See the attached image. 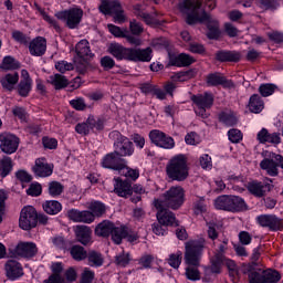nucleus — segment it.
Instances as JSON below:
<instances>
[{
  "mask_svg": "<svg viewBox=\"0 0 283 283\" xmlns=\"http://www.w3.org/2000/svg\"><path fill=\"white\" fill-rule=\"evenodd\" d=\"M48 50V41L43 36L33 39L29 44V52L32 56H43Z\"/></svg>",
  "mask_w": 283,
  "mask_h": 283,
  "instance_id": "19",
  "label": "nucleus"
},
{
  "mask_svg": "<svg viewBox=\"0 0 283 283\" xmlns=\"http://www.w3.org/2000/svg\"><path fill=\"white\" fill-rule=\"evenodd\" d=\"M114 191L119 196V198H127L132 196V184L127 180H120V178L115 179Z\"/></svg>",
  "mask_w": 283,
  "mask_h": 283,
  "instance_id": "26",
  "label": "nucleus"
},
{
  "mask_svg": "<svg viewBox=\"0 0 283 283\" xmlns=\"http://www.w3.org/2000/svg\"><path fill=\"white\" fill-rule=\"evenodd\" d=\"M154 205L156 209L166 207L176 211L181 205H185V189L180 186L171 187L161 196V199H155Z\"/></svg>",
  "mask_w": 283,
  "mask_h": 283,
  "instance_id": "2",
  "label": "nucleus"
},
{
  "mask_svg": "<svg viewBox=\"0 0 283 283\" xmlns=\"http://www.w3.org/2000/svg\"><path fill=\"white\" fill-rule=\"evenodd\" d=\"M249 108L252 114H260L264 109V102L258 94H253L249 101Z\"/></svg>",
  "mask_w": 283,
  "mask_h": 283,
  "instance_id": "35",
  "label": "nucleus"
},
{
  "mask_svg": "<svg viewBox=\"0 0 283 283\" xmlns=\"http://www.w3.org/2000/svg\"><path fill=\"white\" fill-rule=\"evenodd\" d=\"M242 273L248 275L250 283H264V270L258 268L255 262L242 266Z\"/></svg>",
  "mask_w": 283,
  "mask_h": 283,
  "instance_id": "13",
  "label": "nucleus"
},
{
  "mask_svg": "<svg viewBox=\"0 0 283 283\" xmlns=\"http://www.w3.org/2000/svg\"><path fill=\"white\" fill-rule=\"evenodd\" d=\"M158 147H161L163 149H174V147H176V143L174 142V138L164 134V138H161Z\"/></svg>",
  "mask_w": 283,
  "mask_h": 283,
  "instance_id": "59",
  "label": "nucleus"
},
{
  "mask_svg": "<svg viewBox=\"0 0 283 283\" xmlns=\"http://www.w3.org/2000/svg\"><path fill=\"white\" fill-rule=\"evenodd\" d=\"M261 169L266 171L269 176H277V163L275 158H265L260 163Z\"/></svg>",
  "mask_w": 283,
  "mask_h": 283,
  "instance_id": "34",
  "label": "nucleus"
},
{
  "mask_svg": "<svg viewBox=\"0 0 283 283\" xmlns=\"http://www.w3.org/2000/svg\"><path fill=\"white\" fill-rule=\"evenodd\" d=\"M109 136L114 140L115 153L122 158H127V156L134 155V143H132L129 138L120 134L118 130L112 132Z\"/></svg>",
  "mask_w": 283,
  "mask_h": 283,
  "instance_id": "4",
  "label": "nucleus"
},
{
  "mask_svg": "<svg viewBox=\"0 0 283 283\" xmlns=\"http://www.w3.org/2000/svg\"><path fill=\"white\" fill-rule=\"evenodd\" d=\"M49 83L53 85L55 90H63L66 85H69L67 77L61 74H54L49 77Z\"/></svg>",
  "mask_w": 283,
  "mask_h": 283,
  "instance_id": "39",
  "label": "nucleus"
},
{
  "mask_svg": "<svg viewBox=\"0 0 283 283\" xmlns=\"http://www.w3.org/2000/svg\"><path fill=\"white\" fill-rule=\"evenodd\" d=\"M0 149L3 154H14L19 149V137L10 133L0 135Z\"/></svg>",
  "mask_w": 283,
  "mask_h": 283,
  "instance_id": "10",
  "label": "nucleus"
},
{
  "mask_svg": "<svg viewBox=\"0 0 283 283\" xmlns=\"http://www.w3.org/2000/svg\"><path fill=\"white\" fill-rule=\"evenodd\" d=\"M275 85L274 84H261L259 87V92L261 94V96H271L274 94L275 92Z\"/></svg>",
  "mask_w": 283,
  "mask_h": 283,
  "instance_id": "56",
  "label": "nucleus"
},
{
  "mask_svg": "<svg viewBox=\"0 0 283 283\" xmlns=\"http://www.w3.org/2000/svg\"><path fill=\"white\" fill-rule=\"evenodd\" d=\"M220 123H223L226 127H233V125H238V117L232 112H221L219 114Z\"/></svg>",
  "mask_w": 283,
  "mask_h": 283,
  "instance_id": "41",
  "label": "nucleus"
},
{
  "mask_svg": "<svg viewBox=\"0 0 283 283\" xmlns=\"http://www.w3.org/2000/svg\"><path fill=\"white\" fill-rule=\"evenodd\" d=\"M102 167L104 169H113V171H125L127 169V160L114 150L102 159Z\"/></svg>",
  "mask_w": 283,
  "mask_h": 283,
  "instance_id": "7",
  "label": "nucleus"
},
{
  "mask_svg": "<svg viewBox=\"0 0 283 283\" xmlns=\"http://www.w3.org/2000/svg\"><path fill=\"white\" fill-rule=\"evenodd\" d=\"M35 10H38V12H40L41 17L44 19V21H46V23L51 24L52 28H54V30H56V32H61V27L59 25V22H56V20H54L52 17H50L45 10H43L38 3L34 4Z\"/></svg>",
  "mask_w": 283,
  "mask_h": 283,
  "instance_id": "45",
  "label": "nucleus"
},
{
  "mask_svg": "<svg viewBox=\"0 0 283 283\" xmlns=\"http://www.w3.org/2000/svg\"><path fill=\"white\" fill-rule=\"evenodd\" d=\"M33 171L35 176H39V178H48V176H52V167L50 165L35 161V167H33Z\"/></svg>",
  "mask_w": 283,
  "mask_h": 283,
  "instance_id": "37",
  "label": "nucleus"
},
{
  "mask_svg": "<svg viewBox=\"0 0 283 283\" xmlns=\"http://www.w3.org/2000/svg\"><path fill=\"white\" fill-rule=\"evenodd\" d=\"M86 120L91 130L96 129L97 132H101L105 127V122L98 117H94V115H90Z\"/></svg>",
  "mask_w": 283,
  "mask_h": 283,
  "instance_id": "49",
  "label": "nucleus"
},
{
  "mask_svg": "<svg viewBox=\"0 0 283 283\" xmlns=\"http://www.w3.org/2000/svg\"><path fill=\"white\" fill-rule=\"evenodd\" d=\"M55 69L57 72H61V74H65V72H71V70H74V64L67 61H60L55 63Z\"/></svg>",
  "mask_w": 283,
  "mask_h": 283,
  "instance_id": "57",
  "label": "nucleus"
},
{
  "mask_svg": "<svg viewBox=\"0 0 283 283\" xmlns=\"http://www.w3.org/2000/svg\"><path fill=\"white\" fill-rule=\"evenodd\" d=\"M166 174L170 180L182 182L189 178V165L185 155H176L172 157L167 166Z\"/></svg>",
  "mask_w": 283,
  "mask_h": 283,
  "instance_id": "1",
  "label": "nucleus"
},
{
  "mask_svg": "<svg viewBox=\"0 0 283 283\" xmlns=\"http://www.w3.org/2000/svg\"><path fill=\"white\" fill-rule=\"evenodd\" d=\"M168 264L172 266V269H179L180 264H182V252L170 254Z\"/></svg>",
  "mask_w": 283,
  "mask_h": 283,
  "instance_id": "54",
  "label": "nucleus"
},
{
  "mask_svg": "<svg viewBox=\"0 0 283 283\" xmlns=\"http://www.w3.org/2000/svg\"><path fill=\"white\" fill-rule=\"evenodd\" d=\"M88 209L93 214V220H95V218L103 217L106 211L105 206L103 205V202H99V201L92 202Z\"/></svg>",
  "mask_w": 283,
  "mask_h": 283,
  "instance_id": "43",
  "label": "nucleus"
},
{
  "mask_svg": "<svg viewBox=\"0 0 283 283\" xmlns=\"http://www.w3.org/2000/svg\"><path fill=\"white\" fill-rule=\"evenodd\" d=\"M99 63L103 66V69L106 70V71L113 70V67L116 65V62L109 55L103 56L101 59Z\"/></svg>",
  "mask_w": 283,
  "mask_h": 283,
  "instance_id": "60",
  "label": "nucleus"
},
{
  "mask_svg": "<svg viewBox=\"0 0 283 283\" xmlns=\"http://www.w3.org/2000/svg\"><path fill=\"white\" fill-rule=\"evenodd\" d=\"M191 101L197 107H207V109H210L213 106V95L210 93L193 95Z\"/></svg>",
  "mask_w": 283,
  "mask_h": 283,
  "instance_id": "27",
  "label": "nucleus"
},
{
  "mask_svg": "<svg viewBox=\"0 0 283 283\" xmlns=\"http://www.w3.org/2000/svg\"><path fill=\"white\" fill-rule=\"evenodd\" d=\"M67 216L73 222H83L84 224L94 222V214L87 210L71 209L67 211Z\"/></svg>",
  "mask_w": 283,
  "mask_h": 283,
  "instance_id": "18",
  "label": "nucleus"
},
{
  "mask_svg": "<svg viewBox=\"0 0 283 283\" xmlns=\"http://www.w3.org/2000/svg\"><path fill=\"white\" fill-rule=\"evenodd\" d=\"M129 51L130 49H126L125 46L118 43H112L108 46L109 54L117 59V61H129Z\"/></svg>",
  "mask_w": 283,
  "mask_h": 283,
  "instance_id": "22",
  "label": "nucleus"
},
{
  "mask_svg": "<svg viewBox=\"0 0 283 283\" xmlns=\"http://www.w3.org/2000/svg\"><path fill=\"white\" fill-rule=\"evenodd\" d=\"M86 258L90 266H103V254L96 251H91L86 254Z\"/></svg>",
  "mask_w": 283,
  "mask_h": 283,
  "instance_id": "48",
  "label": "nucleus"
},
{
  "mask_svg": "<svg viewBox=\"0 0 283 283\" xmlns=\"http://www.w3.org/2000/svg\"><path fill=\"white\" fill-rule=\"evenodd\" d=\"M258 140L261 143H271L272 145H280L282 139L280 138V133H272L269 134V130L263 128L259 134H258Z\"/></svg>",
  "mask_w": 283,
  "mask_h": 283,
  "instance_id": "28",
  "label": "nucleus"
},
{
  "mask_svg": "<svg viewBox=\"0 0 283 283\" xmlns=\"http://www.w3.org/2000/svg\"><path fill=\"white\" fill-rule=\"evenodd\" d=\"M70 253L73 258V260H76V262H81L87 258V251H85V248L81 245H73L70 249Z\"/></svg>",
  "mask_w": 283,
  "mask_h": 283,
  "instance_id": "44",
  "label": "nucleus"
},
{
  "mask_svg": "<svg viewBox=\"0 0 283 283\" xmlns=\"http://www.w3.org/2000/svg\"><path fill=\"white\" fill-rule=\"evenodd\" d=\"M185 262L188 266H200V258L205 249V239L188 241L185 247Z\"/></svg>",
  "mask_w": 283,
  "mask_h": 283,
  "instance_id": "3",
  "label": "nucleus"
},
{
  "mask_svg": "<svg viewBox=\"0 0 283 283\" xmlns=\"http://www.w3.org/2000/svg\"><path fill=\"white\" fill-rule=\"evenodd\" d=\"M231 197L228 195L219 196L214 200V207L216 209H219L220 211H231Z\"/></svg>",
  "mask_w": 283,
  "mask_h": 283,
  "instance_id": "38",
  "label": "nucleus"
},
{
  "mask_svg": "<svg viewBox=\"0 0 283 283\" xmlns=\"http://www.w3.org/2000/svg\"><path fill=\"white\" fill-rule=\"evenodd\" d=\"M260 227L270 229V231H282L283 222L282 219L275 214H261L256 218Z\"/></svg>",
  "mask_w": 283,
  "mask_h": 283,
  "instance_id": "11",
  "label": "nucleus"
},
{
  "mask_svg": "<svg viewBox=\"0 0 283 283\" xmlns=\"http://www.w3.org/2000/svg\"><path fill=\"white\" fill-rule=\"evenodd\" d=\"M7 276L9 280H17L23 275V268L21 263L15 260H10L6 264Z\"/></svg>",
  "mask_w": 283,
  "mask_h": 283,
  "instance_id": "25",
  "label": "nucleus"
},
{
  "mask_svg": "<svg viewBox=\"0 0 283 283\" xmlns=\"http://www.w3.org/2000/svg\"><path fill=\"white\" fill-rule=\"evenodd\" d=\"M94 282V271L90 270L88 268H85L80 283H92Z\"/></svg>",
  "mask_w": 283,
  "mask_h": 283,
  "instance_id": "62",
  "label": "nucleus"
},
{
  "mask_svg": "<svg viewBox=\"0 0 283 283\" xmlns=\"http://www.w3.org/2000/svg\"><path fill=\"white\" fill-rule=\"evenodd\" d=\"M18 83H19V73L17 72L9 73L1 78V85L3 90H8L9 92H12V90H14V86Z\"/></svg>",
  "mask_w": 283,
  "mask_h": 283,
  "instance_id": "31",
  "label": "nucleus"
},
{
  "mask_svg": "<svg viewBox=\"0 0 283 283\" xmlns=\"http://www.w3.org/2000/svg\"><path fill=\"white\" fill-rule=\"evenodd\" d=\"M12 39L22 45H28V43H30V38H28V35L21 31H12Z\"/></svg>",
  "mask_w": 283,
  "mask_h": 283,
  "instance_id": "55",
  "label": "nucleus"
},
{
  "mask_svg": "<svg viewBox=\"0 0 283 283\" xmlns=\"http://www.w3.org/2000/svg\"><path fill=\"white\" fill-rule=\"evenodd\" d=\"M73 67H75L76 72H78V74H85V72H87V60L85 57L76 56L74 59Z\"/></svg>",
  "mask_w": 283,
  "mask_h": 283,
  "instance_id": "52",
  "label": "nucleus"
},
{
  "mask_svg": "<svg viewBox=\"0 0 283 283\" xmlns=\"http://www.w3.org/2000/svg\"><path fill=\"white\" fill-rule=\"evenodd\" d=\"M207 85L210 87H218V85H222V87H226L228 90H233L235 87V84L231 80H227L222 73H210L207 76Z\"/></svg>",
  "mask_w": 283,
  "mask_h": 283,
  "instance_id": "15",
  "label": "nucleus"
},
{
  "mask_svg": "<svg viewBox=\"0 0 283 283\" xmlns=\"http://www.w3.org/2000/svg\"><path fill=\"white\" fill-rule=\"evenodd\" d=\"M70 105H72V107L74 109H77L78 112H83V109L87 107V105L85 104V99H83L82 97L70 101Z\"/></svg>",
  "mask_w": 283,
  "mask_h": 283,
  "instance_id": "64",
  "label": "nucleus"
},
{
  "mask_svg": "<svg viewBox=\"0 0 283 283\" xmlns=\"http://www.w3.org/2000/svg\"><path fill=\"white\" fill-rule=\"evenodd\" d=\"M151 48L146 49H130L128 53V61L134 63H149L151 61Z\"/></svg>",
  "mask_w": 283,
  "mask_h": 283,
  "instance_id": "16",
  "label": "nucleus"
},
{
  "mask_svg": "<svg viewBox=\"0 0 283 283\" xmlns=\"http://www.w3.org/2000/svg\"><path fill=\"white\" fill-rule=\"evenodd\" d=\"M74 233L76 235L77 242L87 245L92 242V229L87 226H76L74 228Z\"/></svg>",
  "mask_w": 283,
  "mask_h": 283,
  "instance_id": "24",
  "label": "nucleus"
},
{
  "mask_svg": "<svg viewBox=\"0 0 283 283\" xmlns=\"http://www.w3.org/2000/svg\"><path fill=\"white\" fill-rule=\"evenodd\" d=\"M224 251H227V241L219 247V250L216 252L214 258L211 259V273H221L222 262H224Z\"/></svg>",
  "mask_w": 283,
  "mask_h": 283,
  "instance_id": "20",
  "label": "nucleus"
},
{
  "mask_svg": "<svg viewBox=\"0 0 283 283\" xmlns=\"http://www.w3.org/2000/svg\"><path fill=\"white\" fill-rule=\"evenodd\" d=\"M242 59V54L238 51H218L216 60L220 63H238Z\"/></svg>",
  "mask_w": 283,
  "mask_h": 283,
  "instance_id": "21",
  "label": "nucleus"
},
{
  "mask_svg": "<svg viewBox=\"0 0 283 283\" xmlns=\"http://www.w3.org/2000/svg\"><path fill=\"white\" fill-rule=\"evenodd\" d=\"M52 274L43 283H65V279L61 275L63 273V263L55 262L51 265Z\"/></svg>",
  "mask_w": 283,
  "mask_h": 283,
  "instance_id": "23",
  "label": "nucleus"
},
{
  "mask_svg": "<svg viewBox=\"0 0 283 283\" xmlns=\"http://www.w3.org/2000/svg\"><path fill=\"white\" fill-rule=\"evenodd\" d=\"M166 206H161L160 208H156L157 211V220L159 224L163 227H178V221L176 220V214L174 212L166 209Z\"/></svg>",
  "mask_w": 283,
  "mask_h": 283,
  "instance_id": "14",
  "label": "nucleus"
},
{
  "mask_svg": "<svg viewBox=\"0 0 283 283\" xmlns=\"http://www.w3.org/2000/svg\"><path fill=\"white\" fill-rule=\"evenodd\" d=\"M271 182H273V180L271 179H265L264 182L251 181L248 184V190L250 191V193H252V196H256V198H262L273 189V185H271Z\"/></svg>",
  "mask_w": 283,
  "mask_h": 283,
  "instance_id": "12",
  "label": "nucleus"
},
{
  "mask_svg": "<svg viewBox=\"0 0 283 283\" xmlns=\"http://www.w3.org/2000/svg\"><path fill=\"white\" fill-rule=\"evenodd\" d=\"M75 132H77V134H81L82 136H87V134H90V132H92V129L90 128V123L83 122L80 123L75 126Z\"/></svg>",
  "mask_w": 283,
  "mask_h": 283,
  "instance_id": "61",
  "label": "nucleus"
},
{
  "mask_svg": "<svg viewBox=\"0 0 283 283\" xmlns=\"http://www.w3.org/2000/svg\"><path fill=\"white\" fill-rule=\"evenodd\" d=\"M111 235L115 244H120V242H123V239L125 238L127 239L128 242H136V240H138V233L132 231V229L125 226H120V227L113 226Z\"/></svg>",
  "mask_w": 283,
  "mask_h": 283,
  "instance_id": "9",
  "label": "nucleus"
},
{
  "mask_svg": "<svg viewBox=\"0 0 283 283\" xmlns=\"http://www.w3.org/2000/svg\"><path fill=\"white\" fill-rule=\"evenodd\" d=\"M12 171V158L4 156L0 160V176L6 178Z\"/></svg>",
  "mask_w": 283,
  "mask_h": 283,
  "instance_id": "42",
  "label": "nucleus"
},
{
  "mask_svg": "<svg viewBox=\"0 0 283 283\" xmlns=\"http://www.w3.org/2000/svg\"><path fill=\"white\" fill-rule=\"evenodd\" d=\"M18 67H20L19 62L10 55L6 56L1 64L2 70H18Z\"/></svg>",
  "mask_w": 283,
  "mask_h": 283,
  "instance_id": "53",
  "label": "nucleus"
},
{
  "mask_svg": "<svg viewBox=\"0 0 283 283\" xmlns=\"http://www.w3.org/2000/svg\"><path fill=\"white\" fill-rule=\"evenodd\" d=\"M75 52L77 54V57L80 59H87V56H94L92 50L90 49V42L87 40L80 41L75 46Z\"/></svg>",
  "mask_w": 283,
  "mask_h": 283,
  "instance_id": "33",
  "label": "nucleus"
},
{
  "mask_svg": "<svg viewBox=\"0 0 283 283\" xmlns=\"http://www.w3.org/2000/svg\"><path fill=\"white\" fill-rule=\"evenodd\" d=\"M65 187L63 186V184L59 182V181H51L49 182V195L52 198H59V196H61V193H63Z\"/></svg>",
  "mask_w": 283,
  "mask_h": 283,
  "instance_id": "46",
  "label": "nucleus"
},
{
  "mask_svg": "<svg viewBox=\"0 0 283 283\" xmlns=\"http://www.w3.org/2000/svg\"><path fill=\"white\" fill-rule=\"evenodd\" d=\"M263 283H277L282 280V275L275 270H263Z\"/></svg>",
  "mask_w": 283,
  "mask_h": 283,
  "instance_id": "47",
  "label": "nucleus"
},
{
  "mask_svg": "<svg viewBox=\"0 0 283 283\" xmlns=\"http://www.w3.org/2000/svg\"><path fill=\"white\" fill-rule=\"evenodd\" d=\"M197 74H198V71L196 69H190L188 71H181V72L175 73L172 75V80L179 81L180 83H185V81H191V78H195Z\"/></svg>",
  "mask_w": 283,
  "mask_h": 283,
  "instance_id": "40",
  "label": "nucleus"
},
{
  "mask_svg": "<svg viewBox=\"0 0 283 283\" xmlns=\"http://www.w3.org/2000/svg\"><path fill=\"white\" fill-rule=\"evenodd\" d=\"M30 92H32V81H20L18 85V94L25 97L28 94H30Z\"/></svg>",
  "mask_w": 283,
  "mask_h": 283,
  "instance_id": "51",
  "label": "nucleus"
},
{
  "mask_svg": "<svg viewBox=\"0 0 283 283\" xmlns=\"http://www.w3.org/2000/svg\"><path fill=\"white\" fill-rule=\"evenodd\" d=\"M249 206H247V202L242 197L239 196H232L230 201V212L231 213H239L241 211H248Z\"/></svg>",
  "mask_w": 283,
  "mask_h": 283,
  "instance_id": "30",
  "label": "nucleus"
},
{
  "mask_svg": "<svg viewBox=\"0 0 283 283\" xmlns=\"http://www.w3.org/2000/svg\"><path fill=\"white\" fill-rule=\"evenodd\" d=\"M192 63H196V60L187 53H181L170 61V65L176 67H189Z\"/></svg>",
  "mask_w": 283,
  "mask_h": 283,
  "instance_id": "29",
  "label": "nucleus"
},
{
  "mask_svg": "<svg viewBox=\"0 0 283 283\" xmlns=\"http://www.w3.org/2000/svg\"><path fill=\"white\" fill-rule=\"evenodd\" d=\"M55 17L60 21H65L70 30H76V28L81 25V21H83V9L72 8L69 10L59 11L55 13Z\"/></svg>",
  "mask_w": 283,
  "mask_h": 283,
  "instance_id": "6",
  "label": "nucleus"
},
{
  "mask_svg": "<svg viewBox=\"0 0 283 283\" xmlns=\"http://www.w3.org/2000/svg\"><path fill=\"white\" fill-rule=\"evenodd\" d=\"M19 224L23 231L34 229L36 227V209L32 206L24 207L20 213Z\"/></svg>",
  "mask_w": 283,
  "mask_h": 283,
  "instance_id": "8",
  "label": "nucleus"
},
{
  "mask_svg": "<svg viewBox=\"0 0 283 283\" xmlns=\"http://www.w3.org/2000/svg\"><path fill=\"white\" fill-rule=\"evenodd\" d=\"M98 9L102 14H114L115 23H125L127 21L123 6H120V1L118 0H102Z\"/></svg>",
  "mask_w": 283,
  "mask_h": 283,
  "instance_id": "5",
  "label": "nucleus"
},
{
  "mask_svg": "<svg viewBox=\"0 0 283 283\" xmlns=\"http://www.w3.org/2000/svg\"><path fill=\"white\" fill-rule=\"evenodd\" d=\"M42 207L45 213H48L49 216H56V213H61L63 209V206L61 205V202L56 200L45 201Z\"/></svg>",
  "mask_w": 283,
  "mask_h": 283,
  "instance_id": "36",
  "label": "nucleus"
},
{
  "mask_svg": "<svg viewBox=\"0 0 283 283\" xmlns=\"http://www.w3.org/2000/svg\"><path fill=\"white\" fill-rule=\"evenodd\" d=\"M39 253V248L34 242H20L15 248V255L20 258H34Z\"/></svg>",
  "mask_w": 283,
  "mask_h": 283,
  "instance_id": "17",
  "label": "nucleus"
},
{
  "mask_svg": "<svg viewBox=\"0 0 283 283\" xmlns=\"http://www.w3.org/2000/svg\"><path fill=\"white\" fill-rule=\"evenodd\" d=\"M186 277L191 282H197V280H200V270H198V266L188 265L186 268Z\"/></svg>",
  "mask_w": 283,
  "mask_h": 283,
  "instance_id": "50",
  "label": "nucleus"
},
{
  "mask_svg": "<svg viewBox=\"0 0 283 283\" xmlns=\"http://www.w3.org/2000/svg\"><path fill=\"white\" fill-rule=\"evenodd\" d=\"M165 136V133L160 132V130H151L149 133V138L153 143V145H156V147H158L160 145V143L163 142V138Z\"/></svg>",
  "mask_w": 283,
  "mask_h": 283,
  "instance_id": "58",
  "label": "nucleus"
},
{
  "mask_svg": "<svg viewBox=\"0 0 283 283\" xmlns=\"http://www.w3.org/2000/svg\"><path fill=\"white\" fill-rule=\"evenodd\" d=\"M113 229H114V223L107 220L102 221L95 228V235H98L99 238H109V235H112Z\"/></svg>",
  "mask_w": 283,
  "mask_h": 283,
  "instance_id": "32",
  "label": "nucleus"
},
{
  "mask_svg": "<svg viewBox=\"0 0 283 283\" xmlns=\"http://www.w3.org/2000/svg\"><path fill=\"white\" fill-rule=\"evenodd\" d=\"M228 137L231 143H239L242 139V132L232 128L228 132Z\"/></svg>",
  "mask_w": 283,
  "mask_h": 283,
  "instance_id": "63",
  "label": "nucleus"
}]
</instances>
